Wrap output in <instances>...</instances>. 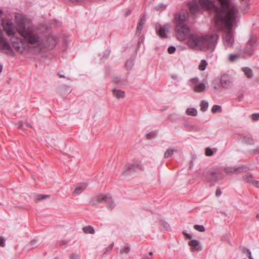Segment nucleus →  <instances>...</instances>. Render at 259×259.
Returning <instances> with one entry per match:
<instances>
[{
    "mask_svg": "<svg viewBox=\"0 0 259 259\" xmlns=\"http://www.w3.org/2000/svg\"><path fill=\"white\" fill-rule=\"evenodd\" d=\"M221 17L224 20L218 22L214 21V22L217 26H224L227 30L223 34L224 43L225 47H231L234 42L232 29L237 26V23L240 18L237 5L232 2L223 14H221Z\"/></svg>",
    "mask_w": 259,
    "mask_h": 259,
    "instance_id": "nucleus-1",
    "label": "nucleus"
},
{
    "mask_svg": "<svg viewBox=\"0 0 259 259\" xmlns=\"http://www.w3.org/2000/svg\"><path fill=\"white\" fill-rule=\"evenodd\" d=\"M220 7L216 6L214 0H193L188 4L190 12L192 15H197L201 9L208 10L214 15V21L222 22L224 20L221 17L232 0H217Z\"/></svg>",
    "mask_w": 259,
    "mask_h": 259,
    "instance_id": "nucleus-2",
    "label": "nucleus"
},
{
    "mask_svg": "<svg viewBox=\"0 0 259 259\" xmlns=\"http://www.w3.org/2000/svg\"><path fill=\"white\" fill-rule=\"evenodd\" d=\"M17 32L23 37L24 40L31 46L35 53H40V47L42 46L43 36L34 29L26 28L25 21L22 19L17 22Z\"/></svg>",
    "mask_w": 259,
    "mask_h": 259,
    "instance_id": "nucleus-3",
    "label": "nucleus"
},
{
    "mask_svg": "<svg viewBox=\"0 0 259 259\" xmlns=\"http://www.w3.org/2000/svg\"><path fill=\"white\" fill-rule=\"evenodd\" d=\"M188 36L187 45L190 48H199L211 51L214 49L219 38V35L217 33L203 36L191 34Z\"/></svg>",
    "mask_w": 259,
    "mask_h": 259,
    "instance_id": "nucleus-4",
    "label": "nucleus"
},
{
    "mask_svg": "<svg viewBox=\"0 0 259 259\" xmlns=\"http://www.w3.org/2000/svg\"><path fill=\"white\" fill-rule=\"evenodd\" d=\"M188 16V12L186 10H182L175 14V21L176 23V35L177 38L181 41L185 40L189 34L190 29L186 23Z\"/></svg>",
    "mask_w": 259,
    "mask_h": 259,
    "instance_id": "nucleus-5",
    "label": "nucleus"
},
{
    "mask_svg": "<svg viewBox=\"0 0 259 259\" xmlns=\"http://www.w3.org/2000/svg\"><path fill=\"white\" fill-rule=\"evenodd\" d=\"M108 204V207L112 209L115 206V204L111 196L109 195L100 194L92 198L91 203L93 205H97L102 201Z\"/></svg>",
    "mask_w": 259,
    "mask_h": 259,
    "instance_id": "nucleus-6",
    "label": "nucleus"
},
{
    "mask_svg": "<svg viewBox=\"0 0 259 259\" xmlns=\"http://www.w3.org/2000/svg\"><path fill=\"white\" fill-rule=\"evenodd\" d=\"M2 26H3V30L6 32L8 36H11V38H13L16 34L17 27H16L11 20L2 19Z\"/></svg>",
    "mask_w": 259,
    "mask_h": 259,
    "instance_id": "nucleus-7",
    "label": "nucleus"
},
{
    "mask_svg": "<svg viewBox=\"0 0 259 259\" xmlns=\"http://www.w3.org/2000/svg\"><path fill=\"white\" fill-rule=\"evenodd\" d=\"M58 38L56 36L49 35L47 37H42V46L40 47V53L45 49L52 50L54 49L57 45Z\"/></svg>",
    "mask_w": 259,
    "mask_h": 259,
    "instance_id": "nucleus-8",
    "label": "nucleus"
},
{
    "mask_svg": "<svg viewBox=\"0 0 259 259\" xmlns=\"http://www.w3.org/2000/svg\"><path fill=\"white\" fill-rule=\"evenodd\" d=\"M144 169V164L141 161H135L132 165L130 166L127 169L122 171V175H130L136 170H143Z\"/></svg>",
    "mask_w": 259,
    "mask_h": 259,
    "instance_id": "nucleus-9",
    "label": "nucleus"
},
{
    "mask_svg": "<svg viewBox=\"0 0 259 259\" xmlns=\"http://www.w3.org/2000/svg\"><path fill=\"white\" fill-rule=\"evenodd\" d=\"M256 44V38L251 36L247 42V46L244 48L243 53L245 57H250L253 54V47Z\"/></svg>",
    "mask_w": 259,
    "mask_h": 259,
    "instance_id": "nucleus-10",
    "label": "nucleus"
},
{
    "mask_svg": "<svg viewBox=\"0 0 259 259\" xmlns=\"http://www.w3.org/2000/svg\"><path fill=\"white\" fill-rule=\"evenodd\" d=\"M155 30L156 34L161 38H165L167 37V34L169 31V25L166 24L163 26H161L159 24H156Z\"/></svg>",
    "mask_w": 259,
    "mask_h": 259,
    "instance_id": "nucleus-11",
    "label": "nucleus"
},
{
    "mask_svg": "<svg viewBox=\"0 0 259 259\" xmlns=\"http://www.w3.org/2000/svg\"><path fill=\"white\" fill-rule=\"evenodd\" d=\"M231 79L228 75H223L221 78L220 83L222 88L228 89L231 85Z\"/></svg>",
    "mask_w": 259,
    "mask_h": 259,
    "instance_id": "nucleus-12",
    "label": "nucleus"
},
{
    "mask_svg": "<svg viewBox=\"0 0 259 259\" xmlns=\"http://www.w3.org/2000/svg\"><path fill=\"white\" fill-rule=\"evenodd\" d=\"M88 186L87 183H80L75 185V189L73 192V195H79L87 188Z\"/></svg>",
    "mask_w": 259,
    "mask_h": 259,
    "instance_id": "nucleus-13",
    "label": "nucleus"
},
{
    "mask_svg": "<svg viewBox=\"0 0 259 259\" xmlns=\"http://www.w3.org/2000/svg\"><path fill=\"white\" fill-rule=\"evenodd\" d=\"M208 179L210 181L217 182L223 178V174L220 172L210 171L208 172Z\"/></svg>",
    "mask_w": 259,
    "mask_h": 259,
    "instance_id": "nucleus-14",
    "label": "nucleus"
},
{
    "mask_svg": "<svg viewBox=\"0 0 259 259\" xmlns=\"http://www.w3.org/2000/svg\"><path fill=\"white\" fill-rule=\"evenodd\" d=\"M145 22L146 19L144 16H141L136 28V33L137 34H140L141 33V32L143 28V26L145 23Z\"/></svg>",
    "mask_w": 259,
    "mask_h": 259,
    "instance_id": "nucleus-15",
    "label": "nucleus"
},
{
    "mask_svg": "<svg viewBox=\"0 0 259 259\" xmlns=\"http://www.w3.org/2000/svg\"><path fill=\"white\" fill-rule=\"evenodd\" d=\"M188 245L193 248V250L196 249L200 251L202 249L201 246L199 245V242L195 240H192L188 242Z\"/></svg>",
    "mask_w": 259,
    "mask_h": 259,
    "instance_id": "nucleus-16",
    "label": "nucleus"
},
{
    "mask_svg": "<svg viewBox=\"0 0 259 259\" xmlns=\"http://www.w3.org/2000/svg\"><path fill=\"white\" fill-rule=\"evenodd\" d=\"M112 93L114 96L118 99L123 98L125 96L124 92L121 90L113 89L112 90Z\"/></svg>",
    "mask_w": 259,
    "mask_h": 259,
    "instance_id": "nucleus-17",
    "label": "nucleus"
},
{
    "mask_svg": "<svg viewBox=\"0 0 259 259\" xmlns=\"http://www.w3.org/2000/svg\"><path fill=\"white\" fill-rule=\"evenodd\" d=\"M13 38H11L10 40L11 41L13 45V47L17 51L22 53L24 51V49L20 46V44L18 41H15L13 40Z\"/></svg>",
    "mask_w": 259,
    "mask_h": 259,
    "instance_id": "nucleus-18",
    "label": "nucleus"
},
{
    "mask_svg": "<svg viewBox=\"0 0 259 259\" xmlns=\"http://www.w3.org/2000/svg\"><path fill=\"white\" fill-rule=\"evenodd\" d=\"M249 170L248 167L241 165L239 167H235V174H238L242 172H246Z\"/></svg>",
    "mask_w": 259,
    "mask_h": 259,
    "instance_id": "nucleus-19",
    "label": "nucleus"
},
{
    "mask_svg": "<svg viewBox=\"0 0 259 259\" xmlns=\"http://www.w3.org/2000/svg\"><path fill=\"white\" fill-rule=\"evenodd\" d=\"M242 70L247 77L251 78L253 77V74L251 68L248 67H243Z\"/></svg>",
    "mask_w": 259,
    "mask_h": 259,
    "instance_id": "nucleus-20",
    "label": "nucleus"
},
{
    "mask_svg": "<svg viewBox=\"0 0 259 259\" xmlns=\"http://www.w3.org/2000/svg\"><path fill=\"white\" fill-rule=\"evenodd\" d=\"M178 150L175 148H170L167 149L164 154V158H168L170 157L175 152H177Z\"/></svg>",
    "mask_w": 259,
    "mask_h": 259,
    "instance_id": "nucleus-21",
    "label": "nucleus"
},
{
    "mask_svg": "<svg viewBox=\"0 0 259 259\" xmlns=\"http://www.w3.org/2000/svg\"><path fill=\"white\" fill-rule=\"evenodd\" d=\"M241 5H242V9L244 13H247V9L250 6L249 0H240Z\"/></svg>",
    "mask_w": 259,
    "mask_h": 259,
    "instance_id": "nucleus-22",
    "label": "nucleus"
},
{
    "mask_svg": "<svg viewBox=\"0 0 259 259\" xmlns=\"http://www.w3.org/2000/svg\"><path fill=\"white\" fill-rule=\"evenodd\" d=\"M83 232L85 234H94L95 233L94 228L91 226H88L82 228Z\"/></svg>",
    "mask_w": 259,
    "mask_h": 259,
    "instance_id": "nucleus-23",
    "label": "nucleus"
},
{
    "mask_svg": "<svg viewBox=\"0 0 259 259\" xmlns=\"http://www.w3.org/2000/svg\"><path fill=\"white\" fill-rule=\"evenodd\" d=\"M205 89V85L203 83H200L195 86L194 90L196 92H201Z\"/></svg>",
    "mask_w": 259,
    "mask_h": 259,
    "instance_id": "nucleus-24",
    "label": "nucleus"
},
{
    "mask_svg": "<svg viewBox=\"0 0 259 259\" xmlns=\"http://www.w3.org/2000/svg\"><path fill=\"white\" fill-rule=\"evenodd\" d=\"M186 113L188 115L195 116L197 115V110L194 108H187L186 111Z\"/></svg>",
    "mask_w": 259,
    "mask_h": 259,
    "instance_id": "nucleus-25",
    "label": "nucleus"
},
{
    "mask_svg": "<svg viewBox=\"0 0 259 259\" xmlns=\"http://www.w3.org/2000/svg\"><path fill=\"white\" fill-rule=\"evenodd\" d=\"M200 110L202 112H205L207 110L208 107V103L204 100L201 102L200 104Z\"/></svg>",
    "mask_w": 259,
    "mask_h": 259,
    "instance_id": "nucleus-26",
    "label": "nucleus"
},
{
    "mask_svg": "<svg viewBox=\"0 0 259 259\" xmlns=\"http://www.w3.org/2000/svg\"><path fill=\"white\" fill-rule=\"evenodd\" d=\"M207 63L205 60H202L198 66V69L200 70L203 71L206 69Z\"/></svg>",
    "mask_w": 259,
    "mask_h": 259,
    "instance_id": "nucleus-27",
    "label": "nucleus"
},
{
    "mask_svg": "<svg viewBox=\"0 0 259 259\" xmlns=\"http://www.w3.org/2000/svg\"><path fill=\"white\" fill-rule=\"evenodd\" d=\"M211 111V112L213 114L218 113V112H222V107L220 105H215L212 106Z\"/></svg>",
    "mask_w": 259,
    "mask_h": 259,
    "instance_id": "nucleus-28",
    "label": "nucleus"
},
{
    "mask_svg": "<svg viewBox=\"0 0 259 259\" xmlns=\"http://www.w3.org/2000/svg\"><path fill=\"white\" fill-rule=\"evenodd\" d=\"M225 172L227 175H233L235 174V167H227L224 169Z\"/></svg>",
    "mask_w": 259,
    "mask_h": 259,
    "instance_id": "nucleus-29",
    "label": "nucleus"
},
{
    "mask_svg": "<svg viewBox=\"0 0 259 259\" xmlns=\"http://www.w3.org/2000/svg\"><path fill=\"white\" fill-rule=\"evenodd\" d=\"M49 197V195L45 194H37L35 195V198L36 200H41Z\"/></svg>",
    "mask_w": 259,
    "mask_h": 259,
    "instance_id": "nucleus-30",
    "label": "nucleus"
},
{
    "mask_svg": "<svg viewBox=\"0 0 259 259\" xmlns=\"http://www.w3.org/2000/svg\"><path fill=\"white\" fill-rule=\"evenodd\" d=\"M161 225L162 228L165 231H168L170 230V226L165 221H161Z\"/></svg>",
    "mask_w": 259,
    "mask_h": 259,
    "instance_id": "nucleus-31",
    "label": "nucleus"
},
{
    "mask_svg": "<svg viewBox=\"0 0 259 259\" xmlns=\"http://www.w3.org/2000/svg\"><path fill=\"white\" fill-rule=\"evenodd\" d=\"M194 228L197 231L201 232H203L205 230L204 227L202 225H195L194 226Z\"/></svg>",
    "mask_w": 259,
    "mask_h": 259,
    "instance_id": "nucleus-32",
    "label": "nucleus"
},
{
    "mask_svg": "<svg viewBox=\"0 0 259 259\" xmlns=\"http://www.w3.org/2000/svg\"><path fill=\"white\" fill-rule=\"evenodd\" d=\"M243 179L247 182L250 184H252L253 181L255 180L253 179V177L251 175L246 176L243 177Z\"/></svg>",
    "mask_w": 259,
    "mask_h": 259,
    "instance_id": "nucleus-33",
    "label": "nucleus"
},
{
    "mask_svg": "<svg viewBox=\"0 0 259 259\" xmlns=\"http://www.w3.org/2000/svg\"><path fill=\"white\" fill-rule=\"evenodd\" d=\"M167 6L163 4H160L156 6L155 9L157 11H163L166 8Z\"/></svg>",
    "mask_w": 259,
    "mask_h": 259,
    "instance_id": "nucleus-34",
    "label": "nucleus"
},
{
    "mask_svg": "<svg viewBox=\"0 0 259 259\" xmlns=\"http://www.w3.org/2000/svg\"><path fill=\"white\" fill-rule=\"evenodd\" d=\"M134 63L133 61L128 60L125 64V67L127 69H131L132 66H133Z\"/></svg>",
    "mask_w": 259,
    "mask_h": 259,
    "instance_id": "nucleus-35",
    "label": "nucleus"
},
{
    "mask_svg": "<svg viewBox=\"0 0 259 259\" xmlns=\"http://www.w3.org/2000/svg\"><path fill=\"white\" fill-rule=\"evenodd\" d=\"M212 150L210 148H207L205 149V155L208 156H212L213 154Z\"/></svg>",
    "mask_w": 259,
    "mask_h": 259,
    "instance_id": "nucleus-36",
    "label": "nucleus"
},
{
    "mask_svg": "<svg viewBox=\"0 0 259 259\" xmlns=\"http://www.w3.org/2000/svg\"><path fill=\"white\" fill-rule=\"evenodd\" d=\"M130 251V248L128 246L124 247L123 248L121 249L120 251L121 253H128Z\"/></svg>",
    "mask_w": 259,
    "mask_h": 259,
    "instance_id": "nucleus-37",
    "label": "nucleus"
},
{
    "mask_svg": "<svg viewBox=\"0 0 259 259\" xmlns=\"http://www.w3.org/2000/svg\"><path fill=\"white\" fill-rule=\"evenodd\" d=\"M238 55L231 54L229 55V59L231 62H234L236 60L237 58H238Z\"/></svg>",
    "mask_w": 259,
    "mask_h": 259,
    "instance_id": "nucleus-38",
    "label": "nucleus"
},
{
    "mask_svg": "<svg viewBox=\"0 0 259 259\" xmlns=\"http://www.w3.org/2000/svg\"><path fill=\"white\" fill-rule=\"evenodd\" d=\"M244 141L246 143L248 144H253L254 143L253 139L249 137H244Z\"/></svg>",
    "mask_w": 259,
    "mask_h": 259,
    "instance_id": "nucleus-39",
    "label": "nucleus"
},
{
    "mask_svg": "<svg viewBox=\"0 0 259 259\" xmlns=\"http://www.w3.org/2000/svg\"><path fill=\"white\" fill-rule=\"evenodd\" d=\"M155 137V134L154 132H151L146 135V138L147 139L150 140Z\"/></svg>",
    "mask_w": 259,
    "mask_h": 259,
    "instance_id": "nucleus-40",
    "label": "nucleus"
},
{
    "mask_svg": "<svg viewBox=\"0 0 259 259\" xmlns=\"http://www.w3.org/2000/svg\"><path fill=\"white\" fill-rule=\"evenodd\" d=\"M252 119L253 121H256L259 119V113H253L251 115Z\"/></svg>",
    "mask_w": 259,
    "mask_h": 259,
    "instance_id": "nucleus-41",
    "label": "nucleus"
},
{
    "mask_svg": "<svg viewBox=\"0 0 259 259\" xmlns=\"http://www.w3.org/2000/svg\"><path fill=\"white\" fill-rule=\"evenodd\" d=\"M169 54H172L176 51V48L174 46H170L167 49Z\"/></svg>",
    "mask_w": 259,
    "mask_h": 259,
    "instance_id": "nucleus-42",
    "label": "nucleus"
},
{
    "mask_svg": "<svg viewBox=\"0 0 259 259\" xmlns=\"http://www.w3.org/2000/svg\"><path fill=\"white\" fill-rule=\"evenodd\" d=\"M110 54V50H106L104 52V55L103 56L102 59H107L109 56Z\"/></svg>",
    "mask_w": 259,
    "mask_h": 259,
    "instance_id": "nucleus-43",
    "label": "nucleus"
},
{
    "mask_svg": "<svg viewBox=\"0 0 259 259\" xmlns=\"http://www.w3.org/2000/svg\"><path fill=\"white\" fill-rule=\"evenodd\" d=\"M242 252L244 253V254H245L247 256L251 253V251L250 250L248 249V248H243V249H242Z\"/></svg>",
    "mask_w": 259,
    "mask_h": 259,
    "instance_id": "nucleus-44",
    "label": "nucleus"
},
{
    "mask_svg": "<svg viewBox=\"0 0 259 259\" xmlns=\"http://www.w3.org/2000/svg\"><path fill=\"white\" fill-rule=\"evenodd\" d=\"M5 245V239L0 237V246L4 247Z\"/></svg>",
    "mask_w": 259,
    "mask_h": 259,
    "instance_id": "nucleus-45",
    "label": "nucleus"
},
{
    "mask_svg": "<svg viewBox=\"0 0 259 259\" xmlns=\"http://www.w3.org/2000/svg\"><path fill=\"white\" fill-rule=\"evenodd\" d=\"M70 259H79V256L76 254H72L70 256Z\"/></svg>",
    "mask_w": 259,
    "mask_h": 259,
    "instance_id": "nucleus-46",
    "label": "nucleus"
},
{
    "mask_svg": "<svg viewBox=\"0 0 259 259\" xmlns=\"http://www.w3.org/2000/svg\"><path fill=\"white\" fill-rule=\"evenodd\" d=\"M221 194H222V192H221V190L219 189H217L216 190V192H215V196L217 197H219L221 196Z\"/></svg>",
    "mask_w": 259,
    "mask_h": 259,
    "instance_id": "nucleus-47",
    "label": "nucleus"
},
{
    "mask_svg": "<svg viewBox=\"0 0 259 259\" xmlns=\"http://www.w3.org/2000/svg\"><path fill=\"white\" fill-rule=\"evenodd\" d=\"M251 184L255 186L257 188H259V181L254 180L253 181Z\"/></svg>",
    "mask_w": 259,
    "mask_h": 259,
    "instance_id": "nucleus-48",
    "label": "nucleus"
},
{
    "mask_svg": "<svg viewBox=\"0 0 259 259\" xmlns=\"http://www.w3.org/2000/svg\"><path fill=\"white\" fill-rule=\"evenodd\" d=\"M183 234L185 236V237L187 239H191L192 237L190 234L187 233L186 232H183Z\"/></svg>",
    "mask_w": 259,
    "mask_h": 259,
    "instance_id": "nucleus-49",
    "label": "nucleus"
},
{
    "mask_svg": "<svg viewBox=\"0 0 259 259\" xmlns=\"http://www.w3.org/2000/svg\"><path fill=\"white\" fill-rule=\"evenodd\" d=\"M131 12H132V10L131 9H127V10L125 13V16L127 17L131 14Z\"/></svg>",
    "mask_w": 259,
    "mask_h": 259,
    "instance_id": "nucleus-50",
    "label": "nucleus"
},
{
    "mask_svg": "<svg viewBox=\"0 0 259 259\" xmlns=\"http://www.w3.org/2000/svg\"><path fill=\"white\" fill-rule=\"evenodd\" d=\"M113 246H114V243H113V242H112V243L109 245V246L107 248V251L105 252V253H106V252H107V251L111 250L112 249V248H113Z\"/></svg>",
    "mask_w": 259,
    "mask_h": 259,
    "instance_id": "nucleus-51",
    "label": "nucleus"
},
{
    "mask_svg": "<svg viewBox=\"0 0 259 259\" xmlns=\"http://www.w3.org/2000/svg\"><path fill=\"white\" fill-rule=\"evenodd\" d=\"M37 240H32L30 242V244L31 245H35L36 243H37Z\"/></svg>",
    "mask_w": 259,
    "mask_h": 259,
    "instance_id": "nucleus-52",
    "label": "nucleus"
},
{
    "mask_svg": "<svg viewBox=\"0 0 259 259\" xmlns=\"http://www.w3.org/2000/svg\"><path fill=\"white\" fill-rule=\"evenodd\" d=\"M143 42V40H141V41H139L138 42V44H137V46H138V48H140V46H141V43Z\"/></svg>",
    "mask_w": 259,
    "mask_h": 259,
    "instance_id": "nucleus-53",
    "label": "nucleus"
},
{
    "mask_svg": "<svg viewBox=\"0 0 259 259\" xmlns=\"http://www.w3.org/2000/svg\"><path fill=\"white\" fill-rule=\"evenodd\" d=\"M58 76H59V77H60V78H65V77H66L64 75H62V74H60V73H58Z\"/></svg>",
    "mask_w": 259,
    "mask_h": 259,
    "instance_id": "nucleus-54",
    "label": "nucleus"
},
{
    "mask_svg": "<svg viewBox=\"0 0 259 259\" xmlns=\"http://www.w3.org/2000/svg\"><path fill=\"white\" fill-rule=\"evenodd\" d=\"M248 257L249 258V259H253V257H252V255H251V252L250 253H249L248 255H247Z\"/></svg>",
    "mask_w": 259,
    "mask_h": 259,
    "instance_id": "nucleus-55",
    "label": "nucleus"
},
{
    "mask_svg": "<svg viewBox=\"0 0 259 259\" xmlns=\"http://www.w3.org/2000/svg\"><path fill=\"white\" fill-rule=\"evenodd\" d=\"M23 126H24V124H19L18 126V128H23Z\"/></svg>",
    "mask_w": 259,
    "mask_h": 259,
    "instance_id": "nucleus-56",
    "label": "nucleus"
},
{
    "mask_svg": "<svg viewBox=\"0 0 259 259\" xmlns=\"http://www.w3.org/2000/svg\"><path fill=\"white\" fill-rule=\"evenodd\" d=\"M171 78H172L173 79H176L177 78V76L176 75H172Z\"/></svg>",
    "mask_w": 259,
    "mask_h": 259,
    "instance_id": "nucleus-57",
    "label": "nucleus"
},
{
    "mask_svg": "<svg viewBox=\"0 0 259 259\" xmlns=\"http://www.w3.org/2000/svg\"><path fill=\"white\" fill-rule=\"evenodd\" d=\"M3 69V65L0 64V73L2 72Z\"/></svg>",
    "mask_w": 259,
    "mask_h": 259,
    "instance_id": "nucleus-58",
    "label": "nucleus"
},
{
    "mask_svg": "<svg viewBox=\"0 0 259 259\" xmlns=\"http://www.w3.org/2000/svg\"><path fill=\"white\" fill-rule=\"evenodd\" d=\"M25 126L27 127H31V125L29 123H26Z\"/></svg>",
    "mask_w": 259,
    "mask_h": 259,
    "instance_id": "nucleus-59",
    "label": "nucleus"
},
{
    "mask_svg": "<svg viewBox=\"0 0 259 259\" xmlns=\"http://www.w3.org/2000/svg\"><path fill=\"white\" fill-rule=\"evenodd\" d=\"M256 217L257 219H258L259 220V212L257 213Z\"/></svg>",
    "mask_w": 259,
    "mask_h": 259,
    "instance_id": "nucleus-60",
    "label": "nucleus"
},
{
    "mask_svg": "<svg viewBox=\"0 0 259 259\" xmlns=\"http://www.w3.org/2000/svg\"><path fill=\"white\" fill-rule=\"evenodd\" d=\"M254 151H256V152H258L259 153V148L256 149H255Z\"/></svg>",
    "mask_w": 259,
    "mask_h": 259,
    "instance_id": "nucleus-61",
    "label": "nucleus"
},
{
    "mask_svg": "<svg viewBox=\"0 0 259 259\" xmlns=\"http://www.w3.org/2000/svg\"><path fill=\"white\" fill-rule=\"evenodd\" d=\"M72 2H79L80 0H71Z\"/></svg>",
    "mask_w": 259,
    "mask_h": 259,
    "instance_id": "nucleus-62",
    "label": "nucleus"
},
{
    "mask_svg": "<svg viewBox=\"0 0 259 259\" xmlns=\"http://www.w3.org/2000/svg\"><path fill=\"white\" fill-rule=\"evenodd\" d=\"M23 42H24V40H22V39L20 40V42H21V43H23Z\"/></svg>",
    "mask_w": 259,
    "mask_h": 259,
    "instance_id": "nucleus-63",
    "label": "nucleus"
},
{
    "mask_svg": "<svg viewBox=\"0 0 259 259\" xmlns=\"http://www.w3.org/2000/svg\"><path fill=\"white\" fill-rule=\"evenodd\" d=\"M149 254H150V255H152V252H150L149 253Z\"/></svg>",
    "mask_w": 259,
    "mask_h": 259,
    "instance_id": "nucleus-64",
    "label": "nucleus"
}]
</instances>
